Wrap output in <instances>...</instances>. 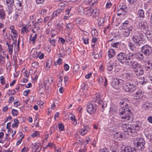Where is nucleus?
Returning a JSON list of instances; mask_svg holds the SVG:
<instances>
[{"label":"nucleus","instance_id":"1","mask_svg":"<svg viewBox=\"0 0 152 152\" xmlns=\"http://www.w3.org/2000/svg\"><path fill=\"white\" fill-rule=\"evenodd\" d=\"M129 102L126 98L121 99L119 105L121 108L119 110V113L121 118L124 119V121L129 120L131 117V113L128 104Z\"/></svg>","mask_w":152,"mask_h":152},{"label":"nucleus","instance_id":"2","mask_svg":"<svg viewBox=\"0 0 152 152\" xmlns=\"http://www.w3.org/2000/svg\"><path fill=\"white\" fill-rule=\"evenodd\" d=\"M143 33V31L139 30L135 31L133 34L132 40L136 45H140L145 42L146 40Z\"/></svg>","mask_w":152,"mask_h":152},{"label":"nucleus","instance_id":"3","mask_svg":"<svg viewBox=\"0 0 152 152\" xmlns=\"http://www.w3.org/2000/svg\"><path fill=\"white\" fill-rule=\"evenodd\" d=\"M140 126L136 125L134 126L130 124H123L122 127L124 132L128 133L129 134L132 135V133H136V131L140 129Z\"/></svg>","mask_w":152,"mask_h":152},{"label":"nucleus","instance_id":"4","mask_svg":"<svg viewBox=\"0 0 152 152\" xmlns=\"http://www.w3.org/2000/svg\"><path fill=\"white\" fill-rule=\"evenodd\" d=\"M134 144L139 150H142L145 148V141L142 138H135L133 140Z\"/></svg>","mask_w":152,"mask_h":152},{"label":"nucleus","instance_id":"5","mask_svg":"<svg viewBox=\"0 0 152 152\" xmlns=\"http://www.w3.org/2000/svg\"><path fill=\"white\" fill-rule=\"evenodd\" d=\"M137 83L136 81L134 83L132 81L126 82L124 86V90L127 92H132L136 90Z\"/></svg>","mask_w":152,"mask_h":152},{"label":"nucleus","instance_id":"6","mask_svg":"<svg viewBox=\"0 0 152 152\" xmlns=\"http://www.w3.org/2000/svg\"><path fill=\"white\" fill-rule=\"evenodd\" d=\"M135 55L132 53L127 54L126 55L125 63L128 66H132L136 61L135 60Z\"/></svg>","mask_w":152,"mask_h":152},{"label":"nucleus","instance_id":"7","mask_svg":"<svg viewBox=\"0 0 152 152\" xmlns=\"http://www.w3.org/2000/svg\"><path fill=\"white\" fill-rule=\"evenodd\" d=\"M141 52L146 56H149L152 54V48L149 45H146L142 47Z\"/></svg>","mask_w":152,"mask_h":152},{"label":"nucleus","instance_id":"8","mask_svg":"<svg viewBox=\"0 0 152 152\" xmlns=\"http://www.w3.org/2000/svg\"><path fill=\"white\" fill-rule=\"evenodd\" d=\"M100 98L99 94H97L96 95V100L95 102L98 103L100 107H102V109H101V110L102 112H103L104 109L107 107V103L106 102H103L102 100L100 99Z\"/></svg>","mask_w":152,"mask_h":152},{"label":"nucleus","instance_id":"9","mask_svg":"<svg viewBox=\"0 0 152 152\" xmlns=\"http://www.w3.org/2000/svg\"><path fill=\"white\" fill-rule=\"evenodd\" d=\"M97 107L96 105L93 103H89L88 104L87 110L88 113L91 114L95 113Z\"/></svg>","mask_w":152,"mask_h":152},{"label":"nucleus","instance_id":"10","mask_svg":"<svg viewBox=\"0 0 152 152\" xmlns=\"http://www.w3.org/2000/svg\"><path fill=\"white\" fill-rule=\"evenodd\" d=\"M127 8L125 5L120 6L118 7L117 14L118 16L121 15H124L127 13Z\"/></svg>","mask_w":152,"mask_h":152},{"label":"nucleus","instance_id":"11","mask_svg":"<svg viewBox=\"0 0 152 152\" xmlns=\"http://www.w3.org/2000/svg\"><path fill=\"white\" fill-rule=\"evenodd\" d=\"M123 80L121 79H114L113 80L111 85L114 88L117 89L119 88Z\"/></svg>","mask_w":152,"mask_h":152},{"label":"nucleus","instance_id":"12","mask_svg":"<svg viewBox=\"0 0 152 152\" xmlns=\"http://www.w3.org/2000/svg\"><path fill=\"white\" fill-rule=\"evenodd\" d=\"M117 59L122 64H124L126 62V55L123 53H120L117 56Z\"/></svg>","mask_w":152,"mask_h":152},{"label":"nucleus","instance_id":"13","mask_svg":"<svg viewBox=\"0 0 152 152\" xmlns=\"http://www.w3.org/2000/svg\"><path fill=\"white\" fill-rule=\"evenodd\" d=\"M114 138L116 140H119L121 138H124L125 135L123 132H115L113 134Z\"/></svg>","mask_w":152,"mask_h":152},{"label":"nucleus","instance_id":"14","mask_svg":"<svg viewBox=\"0 0 152 152\" xmlns=\"http://www.w3.org/2000/svg\"><path fill=\"white\" fill-rule=\"evenodd\" d=\"M14 0H6V3L9 11H12L13 7L14 5Z\"/></svg>","mask_w":152,"mask_h":152},{"label":"nucleus","instance_id":"15","mask_svg":"<svg viewBox=\"0 0 152 152\" xmlns=\"http://www.w3.org/2000/svg\"><path fill=\"white\" fill-rule=\"evenodd\" d=\"M137 28L141 30H145L148 27L147 23L145 21H142L137 26Z\"/></svg>","mask_w":152,"mask_h":152},{"label":"nucleus","instance_id":"16","mask_svg":"<svg viewBox=\"0 0 152 152\" xmlns=\"http://www.w3.org/2000/svg\"><path fill=\"white\" fill-rule=\"evenodd\" d=\"M133 27L132 26H130L129 27L127 28V29L125 30L123 32V36L125 37H126L129 36L130 31L133 29Z\"/></svg>","mask_w":152,"mask_h":152},{"label":"nucleus","instance_id":"17","mask_svg":"<svg viewBox=\"0 0 152 152\" xmlns=\"http://www.w3.org/2000/svg\"><path fill=\"white\" fill-rule=\"evenodd\" d=\"M6 44L8 46V51L9 54L11 56L13 53V43L11 44L9 42H8V41H7Z\"/></svg>","mask_w":152,"mask_h":152},{"label":"nucleus","instance_id":"18","mask_svg":"<svg viewBox=\"0 0 152 152\" xmlns=\"http://www.w3.org/2000/svg\"><path fill=\"white\" fill-rule=\"evenodd\" d=\"M13 44H14V52L16 53L18 52L19 51V41H17L16 40L15 41L13 42Z\"/></svg>","mask_w":152,"mask_h":152},{"label":"nucleus","instance_id":"19","mask_svg":"<svg viewBox=\"0 0 152 152\" xmlns=\"http://www.w3.org/2000/svg\"><path fill=\"white\" fill-rule=\"evenodd\" d=\"M71 11V8H68L65 12V14L63 20H64L68 19L71 16V13H70Z\"/></svg>","mask_w":152,"mask_h":152},{"label":"nucleus","instance_id":"20","mask_svg":"<svg viewBox=\"0 0 152 152\" xmlns=\"http://www.w3.org/2000/svg\"><path fill=\"white\" fill-rule=\"evenodd\" d=\"M144 93L141 91H139L136 93L134 98L136 99H139L141 98L143 96Z\"/></svg>","mask_w":152,"mask_h":152},{"label":"nucleus","instance_id":"21","mask_svg":"<svg viewBox=\"0 0 152 152\" xmlns=\"http://www.w3.org/2000/svg\"><path fill=\"white\" fill-rule=\"evenodd\" d=\"M89 129V126H86L83 129H81L80 130V133L82 135H85L88 132Z\"/></svg>","mask_w":152,"mask_h":152},{"label":"nucleus","instance_id":"22","mask_svg":"<svg viewBox=\"0 0 152 152\" xmlns=\"http://www.w3.org/2000/svg\"><path fill=\"white\" fill-rule=\"evenodd\" d=\"M132 68L133 69L134 71L141 68V65L140 63L136 61L132 66Z\"/></svg>","mask_w":152,"mask_h":152},{"label":"nucleus","instance_id":"23","mask_svg":"<svg viewBox=\"0 0 152 152\" xmlns=\"http://www.w3.org/2000/svg\"><path fill=\"white\" fill-rule=\"evenodd\" d=\"M91 15H92L93 17L97 19L99 15V10L97 9L92 10Z\"/></svg>","mask_w":152,"mask_h":152},{"label":"nucleus","instance_id":"24","mask_svg":"<svg viewBox=\"0 0 152 152\" xmlns=\"http://www.w3.org/2000/svg\"><path fill=\"white\" fill-rule=\"evenodd\" d=\"M137 16L140 20H142L145 17L144 11L140 9L138 10Z\"/></svg>","mask_w":152,"mask_h":152},{"label":"nucleus","instance_id":"25","mask_svg":"<svg viewBox=\"0 0 152 152\" xmlns=\"http://www.w3.org/2000/svg\"><path fill=\"white\" fill-rule=\"evenodd\" d=\"M126 152H138L137 150L134 148L128 147L124 149Z\"/></svg>","mask_w":152,"mask_h":152},{"label":"nucleus","instance_id":"26","mask_svg":"<svg viewBox=\"0 0 152 152\" xmlns=\"http://www.w3.org/2000/svg\"><path fill=\"white\" fill-rule=\"evenodd\" d=\"M115 51L112 49H109L108 52V57L110 58H111L113 57L115 55Z\"/></svg>","mask_w":152,"mask_h":152},{"label":"nucleus","instance_id":"27","mask_svg":"<svg viewBox=\"0 0 152 152\" xmlns=\"http://www.w3.org/2000/svg\"><path fill=\"white\" fill-rule=\"evenodd\" d=\"M107 70L109 71H111L113 67V63L111 61H110L107 64Z\"/></svg>","mask_w":152,"mask_h":152},{"label":"nucleus","instance_id":"28","mask_svg":"<svg viewBox=\"0 0 152 152\" xmlns=\"http://www.w3.org/2000/svg\"><path fill=\"white\" fill-rule=\"evenodd\" d=\"M63 12L62 10L61 9H57L53 13L52 17H54L56 16H58L61 14Z\"/></svg>","mask_w":152,"mask_h":152},{"label":"nucleus","instance_id":"29","mask_svg":"<svg viewBox=\"0 0 152 152\" xmlns=\"http://www.w3.org/2000/svg\"><path fill=\"white\" fill-rule=\"evenodd\" d=\"M134 72L135 75L137 76H140L143 74V70L141 68L137 70L134 71Z\"/></svg>","mask_w":152,"mask_h":152},{"label":"nucleus","instance_id":"30","mask_svg":"<svg viewBox=\"0 0 152 152\" xmlns=\"http://www.w3.org/2000/svg\"><path fill=\"white\" fill-rule=\"evenodd\" d=\"M6 18V15L3 9H0V19L4 20Z\"/></svg>","mask_w":152,"mask_h":152},{"label":"nucleus","instance_id":"31","mask_svg":"<svg viewBox=\"0 0 152 152\" xmlns=\"http://www.w3.org/2000/svg\"><path fill=\"white\" fill-rule=\"evenodd\" d=\"M128 47L130 50L132 51H135L136 50L134 45L132 42H129L128 44Z\"/></svg>","mask_w":152,"mask_h":152},{"label":"nucleus","instance_id":"32","mask_svg":"<svg viewBox=\"0 0 152 152\" xmlns=\"http://www.w3.org/2000/svg\"><path fill=\"white\" fill-rule=\"evenodd\" d=\"M123 77L125 79H129L132 77V73H124L122 75Z\"/></svg>","mask_w":152,"mask_h":152},{"label":"nucleus","instance_id":"33","mask_svg":"<svg viewBox=\"0 0 152 152\" xmlns=\"http://www.w3.org/2000/svg\"><path fill=\"white\" fill-rule=\"evenodd\" d=\"M135 57L140 60H145L143 55L142 53H138L137 55H135Z\"/></svg>","mask_w":152,"mask_h":152},{"label":"nucleus","instance_id":"34","mask_svg":"<svg viewBox=\"0 0 152 152\" xmlns=\"http://www.w3.org/2000/svg\"><path fill=\"white\" fill-rule=\"evenodd\" d=\"M28 31V27L26 26H23L21 30V33L22 34H24L25 33H27Z\"/></svg>","mask_w":152,"mask_h":152},{"label":"nucleus","instance_id":"35","mask_svg":"<svg viewBox=\"0 0 152 152\" xmlns=\"http://www.w3.org/2000/svg\"><path fill=\"white\" fill-rule=\"evenodd\" d=\"M92 9L86 8L84 10V14L88 15V16L91 15H92Z\"/></svg>","mask_w":152,"mask_h":152},{"label":"nucleus","instance_id":"36","mask_svg":"<svg viewBox=\"0 0 152 152\" xmlns=\"http://www.w3.org/2000/svg\"><path fill=\"white\" fill-rule=\"evenodd\" d=\"M74 26V25L72 23L66 24V28L67 30H70L73 28Z\"/></svg>","mask_w":152,"mask_h":152},{"label":"nucleus","instance_id":"37","mask_svg":"<svg viewBox=\"0 0 152 152\" xmlns=\"http://www.w3.org/2000/svg\"><path fill=\"white\" fill-rule=\"evenodd\" d=\"M19 122L18 120L15 118L14 120V123L12 124V126L13 128H17Z\"/></svg>","mask_w":152,"mask_h":152},{"label":"nucleus","instance_id":"38","mask_svg":"<svg viewBox=\"0 0 152 152\" xmlns=\"http://www.w3.org/2000/svg\"><path fill=\"white\" fill-rule=\"evenodd\" d=\"M86 20L83 18H77L76 20V21L78 24H82Z\"/></svg>","mask_w":152,"mask_h":152},{"label":"nucleus","instance_id":"39","mask_svg":"<svg viewBox=\"0 0 152 152\" xmlns=\"http://www.w3.org/2000/svg\"><path fill=\"white\" fill-rule=\"evenodd\" d=\"M37 34H35L33 37H32V34L30 36V40L32 41L33 44H34L35 43V40L37 38Z\"/></svg>","mask_w":152,"mask_h":152},{"label":"nucleus","instance_id":"40","mask_svg":"<svg viewBox=\"0 0 152 152\" xmlns=\"http://www.w3.org/2000/svg\"><path fill=\"white\" fill-rule=\"evenodd\" d=\"M104 77H102L100 75L98 76L97 79V81L98 83L99 84L102 83L103 82Z\"/></svg>","mask_w":152,"mask_h":152},{"label":"nucleus","instance_id":"41","mask_svg":"<svg viewBox=\"0 0 152 152\" xmlns=\"http://www.w3.org/2000/svg\"><path fill=\"white\" fill-rule=\"evenodd\" d=\"M96 20L98 21V24L99 26H100L104 23V20L103 18L98 17Z\"/></svg>","mask_w":152,"mask_h":152},{"label":"nucleus","instance_id":"42","mask_svg":"<svg viewBox=\"0 0 152 152\" xmlns=\"http://www.w3.org/2000/svg\"><path fill=\"white\" fill-rule=\"evenodd\" d=\"M140 80L139 81V83L142 85H145L146 83V81L145 80V78L144 77H141L140 78Z\"/></svg>","mask_w":152,"mask_h":152},{"label":"nucleus","instance_id":"43","mask_svg":"<svg viewBox=\"0 0 152 152\" xmlns=\"http://www.w3.org/2000/svg\"><path fill=\"white\" fill-rule=\"evenodd\" d=\"M79 70V66L78 64H76L73 67V72L75 73L78 72Z\"/></svg>","mask_w":152,"mask_h":152},{"label":"nucleus","instance_id":"44","mask_svg":"<svg viewBox=\"0 0 152 152\" xmlns=\"http://www.w3.org/2000/svg\"><path fill=\"white\" fill-rule=\"evenodd\" d=\"M47 10L45 9H42L39 12V13L41 15L44 16L46 14Z\"/></svg>","mask_w":152,"mask_h":152},{"label":"nucleus","instance_id":"45","mask_svg":"<svg viewBox=\"0 0 152 152\" xmlns=\"http://www.w3.org/2000/svg\"><path fill=\"white\" fill-rule=\"evenodd\" d=\"M129 25V22L128 21H126L124 22L122 24V26H121L122 27V29L125 28L128 26Z\"/></svg>","mask_w":152,"mask_h":152},{"label":"nucleus","instance_id":"46","mask_svg":"<svg viewBox=\"0 0 152 152\" xmlns=\"http://www.w3.org/2000/svg\"><path fill=\"white\" fill-rule=\"evenodd\" d=\"M16 93V92L15 90H9L7 92V94L9 95H11L15 94Z\"/></svg>","mask_w":152,"mask_h":152},{"label":"nucleus","instance_id":"47","mask_svg":"<svg viewBox=\"0 0 152 152\" xmlns=\"http://www.w3.org/2000/svg\"><path fill=\"white\" fill-rule=\"evenodd\" d=\"M5 57L0 56V62L1 64L3 65L5 63Z\"/></svg>","mask_w":152,"mask_h":152},{"label":"nucleus","instance_id":"48","mask_svg":"<svg viewBox=\"0 0 152 152\" xmlns=\"http://www.w3.org/2000/svg\"><path fill=\"white\" fill-rule=\"evenodd\" d=\"M56 28L58 30H60L62 27V26L61 24L59 23V21L56 22Z\"/></svg>","mask_w":152,"mask_h":152},{"label":"nucleus","instance_id":"49","mask_svg":"<svg viewBox=\"0 0 152 152\" xmlns=\"http://www.w3.org/2000/svg\"><path fill=\"white\" fill-rule=\"evenodd\" d=\"M0 80L1 83L2 85H4L5 84V79L4 77L3 76H1L0 77Z\"/></svg>","mask_w":152,"mask_h":152},{"label":"nucleus","instance_id":"50","mask_svg":"<svg viewBox=\"0 0 152 152\" xmlns=\"http://www.w3.org/2000/svg\"><path fill=\"white\" fill-rule=\"evenodd\" d=\"M33 28L35 29L37 31L38 30L40 29V27H39L38 24L37 23H35L33 25Z\"/></svg>","mask_w":152,"mask_h":152},{"label":"nucleus","instance_id":"51","mask_svg":"<svg viewBox=\"0 0 152 152\" xmlns=\"http://www.w3.org/2000/svg\"><path fill=\"white\" fill-rule=\"evenodd\" d=\"M38 55V56L37 57H38L40 59H42L44 58V54L42 53H41V52H39Z\"/></svg>","mask_w":152,"mask_h":152},{"label":"nucleus","instance_id":"52","mask_svg":"<svg viewBox=\"0 0 152 152\" xmlns=\"http://www.w3.org/2000/svg\"><path fill=\"white\" fill-rule=\"evenodd\" d=\"M12 113L13 116H16L18 114V112L17 110L15 109H13L12 111Z\"/></svg>","mask_w":152,"mask_h":152},{"label":"nucleus","instance_id":"53","mask_svg":"<svg viewBox=\"0 0 152 152\" xmlns=\"http://www.w3.org/2000/svg\"><path fill=\"white\" fill-rule=\"evenodd\" d=\"M82 40L83 42L85 44H88V43L89 39L88 38H85L83 37L82 38Z\"/></svg>","mask_w":152,"mask_h":152},{"label":"nucleus","instance_id":"54","mask_svg":"<svg viewBox=\"0 0 152 152\" xmlns=\"http://www.w3.org/2000/svg\"><path fill=\"white\" fill-rule=\"evenodd\" d=\"M11 32L14 34V37L15 38H16L18 37V33L17 31L15 29L12 30Z\"/></svg>","mask_w":152,"mask_h":152},{"label":"nucleus","instance_id":"55","mask_svg":"<svg viewBox=\"0 0 152 152\" xmlns=\"http://www.w3.org/2000/svg\"><path fill=\"white\" fill-rule=\"evenodd\" d=\"M120 44L119 42H116L114 43L112 45V46L114 48H118L120 46Z\"/></svg>","mask_w":152,"mask_h":152},{"label":"nucleus","instance_id":"56","mask_svg":"<svg viewBox=\"0 0 152 152\" xmlns=\"http://www.w3.org/2000/svg\"><path fill=\"white\" fill-rule=\"evenodd\" d=\"M112 6V3H111L110 1L108 0L106 5V8H110Z\"/></svg>","mask_w":152,"mask_h":152},{"label":"nucleus","instance_id":"57","mask_svg":"<svg viewBox=\"0 0 152 152\" xmlns=\"http://www.w3.org/2000/svg\"><path fill=\"white\" fill-rule=\"evenodd\" d=\"M58 128L60 131H62L64 129V126L62 124L59 123L58 124Z\"/></svg>","mask_w":152,"mask_h":152},{"label":"nucleus","instance_id":"58","mask_svg":"<svg viewBox=\"0 0 152 152\" xmlns=\"http://www.w3.org/2000/svg\"><path fill=\"white\" fill-rule=\"evenodd\" d=\"M32 66L35 67L36 68L38 67L39 63L37 62H33L32 64Z\"/></svg>","mask_w":152,"mask_h":152},{"label":"nucleus","instance_id":"59","mask_svg":"<svg viewBox=\"0 0 152 152\" xmlns=\"http://www.w3.org/2000/svg\"><path fill=\"white\" fill-rule=\"evenodd\" d=\"M39 135V132L37 131H35L34 133L31 134V136L33 137L38 136Z\"/></svg>","mask_w":152,"mask_h":152},{"label":"nucleus","instance_id":"60","mask_svg":"<svg viewBox=\"0 0 152 152\" xmlns=\"http://www.w3.org/2000/svg\"><path fill=\"white\" fill-rule=\"evenodd\" d=\"M20 15V13H16L15 15L13 17V19L15 20H16L18 18L19 16Z\"/></svg>","mask_w":152,"mask_h":152},{"label":"nucleus","instance_id":"61","mask_svg":"<svg viewBox=\"0 0 152 152\" xmlns=\"http://www.w3.org/2000/svg\"><path fill=\"white\" fill-rule=\"evenodd\" d=\"M143 108L145 110H148L150 108V103L148 104H144L143 105Z\"/></svg>","mask_w":152,"mask_h":152},{"label":"nucleus","instance_id":"62","mask_svg":"<svg viewBox=\"0 0 152 152\" xmlns=\"http://www.w3.org/2000/svg\"><path fill=\"white\" fill-rule=\"evenodd\" d=\"M49 42L50 43V44L52 46H55L56 45L55 44V40L54 39H53L52 40H50Z\"/></svg>","mask_w":152,"mask_h":152},{"label":"nucleus","instance_id":"63","mask_svg":"<svg viewBox=\"0 0 152 152\" xmlns=\"http://www.w3.org/2000/svg\"><path fill=\"white\" fill-rule=\"evenodd\" d=\"M69 67L67 64H65L64 65V69L65 71H68L69 69Z\"/></svg>","mask_w":152,"mask_h":152},{"label":"nucleus","instance_id":"64","mask_svg":"<svg viewBox=\"0 0 152 152\" xmlns=\"http://www.w3.org/2000/svg\"><path fill=\"white\" fill-rule=\"evenodd\" d=\"M99 152H109L108 150L105 148H104L102 149H100Z\"/></svg>","mask_w":152,"mask_h":152}]
</instances>
